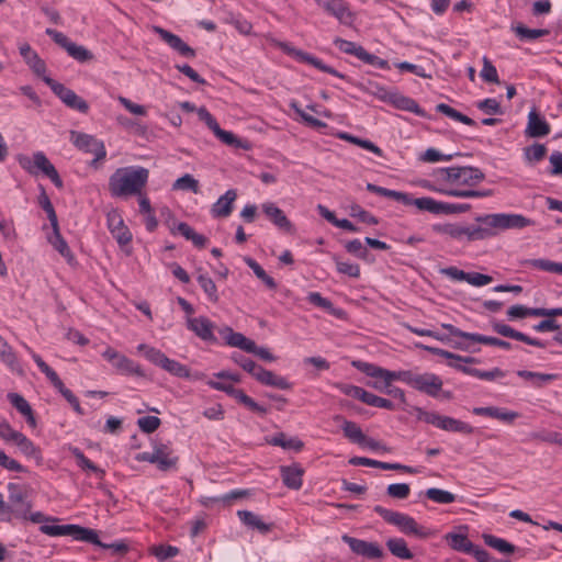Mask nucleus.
<instances>
[{
	"label": "nucleus",
	"instance_id": "obj_14",
	"mask_svg": "<svg viewBox=\"0 0 562 562\" xmlns=\"http://www.w3.org/2000/svg\"><path fill=\"white\" fill-rule=\"evenodd\" d=\"M206 383L211 389L225 392L227 395L234 397L239 404L244 405L249 411L259 414L260 416H265L268 413L266 407L259 405L243 390L236 389L232 384L217 382L214 380H209Z\"/></svg>",
	"mask_w": 562,
	"mask_h": 562
},
{
	"label": "nucleus",
	"instance_id": "obj_19",
	"mask_svg": "<svg viewBox=\"0 0 562 562\" xmlns=\"http://www.w3.org/2000/svg\"><path fill=\"white\" fill-rule=\"evenodd\" d=\"M316 4L335 16L341 24L350 26L355 21V14L350 11L348 4L344 0H315Z\"/></svg>",
	"mask_w": 562,
	"mask_h": 562
},
{
	"label": "nucleus",
	"instance_id": "obj_51",
	"mask_svg": "<svg viewBox=\"0 0 562 562\" xmlns=\"http://www.w3.org/2000/svg\"><path fill=\"white\" fill-rule=\"evenodd\" d=\"M196 281L199 285L202 288L203 292L207 296L209 301L212 303H217L220 300V295L217 292V286L211 277L206 273H200L196 277Z\"/></svg>",
	"mask_w": 562,
	"mask_h": 562
},
{
	"label": "nucleus",
	"instance_id": "obj_62",
	"mask_svg": "<svg viewBox=\"0 0 562 562\" xmlns=\"http://www.w3.org/2000/svg\"><path fill=\"white\" fill-rule=\"evenodd\" d=\"M528 265L532 268H536V269H539L542 271L561 274V268H562L561 262H554L549 259H531L528 261Z\"/></svg>",
	"mask_w": 562,
	"mask_h": 562
},
{
	"label": "nucleus",
	"instance_id": "obj_29",
	"mask_svg": "<svg viewBox=\"0 0 562 562\" xmlns=\"http://www.w3.org/2000/svg\"><path fill=\"white\" fill-rule=\"evenodd\" d=\"M551 128L549 123L543 116L533 108L528 113V122L526 127V135L529 137H543L550 133Z\"/></svg>",
	"mask_w": 562,
	"mask_h": 562
},
{
	"label": "nucleus",
	"instance_id": "obj_28",
	"mask_svg": "<svg viewBox=\"0 0 562 562\" xmlns=\"http://www.w3.org/2000/svg\"><path fill=\"white\" fill-rule=\"evenodd\" d=\"M305 471L299 463L282 465L280 475L283 484L290 490H300L303 485V475Z\"/></svg>",
	"mask_w": 562,
	"mask_h": 562
},
{
	"label": "nucleus",
	"instance_id": "obj_35",
	"mask_svg": "<svg viewBox=\"0 0 562 562\" xmlns=\"http://www.w3.org/2000/svg\"><path fill=\"white\" fill-rule=\"evenodd\" d=\"M20 54L23 56L26 64L31 67L35 75L41 77H47L46 65L43 59H41L35 50L31 48L29 44H24L20 47Z\"/></svg>",
	"mask_w": 562,
	"mask_h": 562
},
{
	"label": "nucleus",
	"instance_id": "obj_15",
	"mask_svg": "<svg viewBox=\"0 0 562 562\" xmlns=\"http://www.w3.org/2000/svg\"><path fill=\"white\" fill-rule=\"evenodd\" d=\"M102 357L109 361L121 374L136 375L142 378L145 376V372L138 363L117 352L113 348H106L103 351Z\"/></svg>",
	"mask_w": 562,
	"mask_h": 562
},
{
	"label": "nucleus",
	"instance_id": "obj_22",
	"mask_svg": "<svg viewBox=\"0 0 562 562\" xmlns=\"http://www.w3.org/2000/svg\"><path fill=\"white\" fill-rule=\"evenodd\" d=\"M106 222L111 235L120 246H125L131 243L132 234L130 229L125 226L124 221L119 213H108Z\"/></svg>",
	"mask_w": 562,
	"mask_h": 562
},
{
	"label": "nucleus",
	"instance_id": "obj_33",
	"mask_svg": "<svg viewBox=\"0 0 562 562\" xmlns=\"http://www.w3.org/2000/svg\"><path fill=\"white\" fill-rule=\"evenodd\" d=\"M222 335L226 344L232 347H237L246 352L254 351L256 348V342L254 340L247 338L241 333L234 331L231 327H226L222 331Z\"/></svg>",
	"mask_w": 562,
	"mask_h": 562
},
{
	"label": "nucleus",
	"instance_id": "obj_61",
	"mask_svg": "<svg viewBox=\"0 0 562 562\" xmlns=\"http://www.w3.org/2000/svg\"><path fill=\"white\" fill-rule=\"evenodd\" d=\"M454 156H460V153L456 154H442L436 148H428L420 156V160L425 162H437V161H450Z\"/></svg>",
	"mask_w": 562,
	"mask_h": 562
},
{
	"label": "nucleus",
	"instance_id": "obj_10",
	"mask_svg": "<svg viewBox=\"0 0 562 562\" xmlns=\"http://www.w3.org/2000/svg\"><path fill=\"white\" fill-rule=\"evenodd\" d=\"M8 502H5L7 520L12 517L26 519L31 509V503L27 499L26 490L19 484H8Z\"/></svg>",
	"mask_w": 562,
	"mask_h": 562
},
{
	"label": "nucleus",
	"instance_id": "obj_24",
	"mask_svg": "<svg viewBox=\"0 0 562 562\" xmlns=\"http://www.w3.org/2000/svg\"><path fill=\"white\" fill-rule=\"evenodd\" d=\"M154 32L173 50L178 52L181 56L187 58H194L195 50L184 43L180 36L160 27L154 26Z\"/></svg>",
	"mask_w": 562,
	"mask_h": 562
},
{
	"label": "nucleus",
	"instance_id": "obj_38",
	"mask_svg": "<svg viewBox=\"0 0 562 562\" xmlns=\"http://www.w3.org/2000/svg\"><path fill=\"white\" fill-rule=\"evenodd\" d=\"M52 228L53 234L48 237L49 244L54 247L56 251H58L67 260L69 265H72L76 261V259L67 241L60 235L59 225L57 224V226H52Z\"/></svg>",
	"mask_w": 562,
	"mask_h": 562
},
{
	"label": "nucleus",
	"instance_id": "obj_45",
	"mask_svg": "<svg viewBox=\"0 0 562 562\" xmlns=\"http://www.w3.org/2000/svg\"><path fill=\"white\" fill-rule=\"evenodd\" d=\"M474 226H462V239H467L469 241L473 240H483L490 238L495 235V233L491 232V227L486 224H481Z\"/></svg>",
	"mask_w": 562,
	"mask_h": 562
},
{
	"label": "nucleus",
	"instance_id": "obj_25",
	"mask_svg": "<svg viewBox=\"0 0 562 562\" xmlns=\"http://www.w3.org/2000/svg\"><path fill=\"white\" fill-rule=\"evenodd\" d=\"M417 347L422 348L424 350H427L432 355L449 359L450 360L448 363L449 367H451L456 370H459L461 372H463V369H471V367H467L463 363H477L479 362V360L476 358L463 357V356H460V355H457V353H453V352H450V351H447L445 349H440L437 347L424 346L422 344L417 345Z\"/></svg>",
	"mask_w": 562,
	"mask_h": 562
},
{
	"label": "nucleus",
	"instance_id": "obj_20",
	"mask_svg": "<svg viewBox=\"0 0 562 562\" xmlns=\"http://www.w3.org/2000/svg\"><path fill=\"white\" fill-rule=\"evenodd\" d=\"M342 541L349 546L352 552L368 559H381L383 557L382 548L375 542H369L348 535L341 537Z\"/></svg>",
	"mask_w": 562,
	"mask_h": 562
},
{
	"label": "nucleus",
	"instance_id": "obj_13",
	"mask_svg": "<svg viewBox=\"0 0 562 562\" xmlns=\"http://www.w3.org/2000/svg\"><path fill=\"white\" fill-rule=\"evenodd\" d=\"M43 81L52 89V91L60 99V101L66 106L83 114L88 113V102L81 97H79L74 90L65 87L63 83L57 82L50 77H43Z\"/></svg>",
	"mask_w": 562,
	"mask_h": 562
},
{
	"label": "nucleus",
	"instance_id": "obj_54",
	"mask_svg": "<svg viewBox=\"0 0 562 562\" xmlns=\"http://www.w3.org/2000/svg\"><path fill=\"white\" fill-rule=\"evenodd\" d=\"M260 383L263 385L274 386L280 390H290L292 384L283 376L274 374L272 371L262 372Z\"/></svg>",
	"mask_w": 562,
	"mask_h": 562
},
{
	"label": "nucleus",
	"instance_id": "obj_36",
	"mask_svg": "<svg viewBox=\"0 0 562 562\" xmlns=\"http://www.w3.org/2000/svg\"><path fill=\"white\" fill-rule=\"evenodd\" d=\"M336 422H341V429L344 431V436L348 438L351 442L357 443L359 446H363L367 436L363 434L362 429L355 422H350L345 419L340 415H336L334 417Z\"/></svg>",
	"mask_w": 562,
	"mask_h": 562
},
{
	"label": "nucleus",
	"instance_id": "obj_56",
	"mask_svg": "<svg viewBox=\"0 0 562 562\" xmlns=\"http://www.w3.org/2000/svg\"><path fill=\"white\" fill-rule=\"evenodd\" d=\"M173 190H182V191H191L193 193L200 192V184L196 179H194L191 175L186 173L184 176L178 178L173 184Z\"/></svg>",
	"mask_w": 562,
	"mask_h": 562
},
{
	"label": "nucleus",
	"instance_id": "obj_3",
	"mask_svg": "<svg viewBox=\"0 0 562 562\" xmlns=\"http://www.w3.org/2000/svg\"><path fill=\"white\" fill-rule=\"evenodd\" d=\"M148 177L149 171L144 167L117 168L109 179L110 193L114 198L140 195Z\"/></svg>",
	"mask_w": 562,
	"mask_h": 562
},
{
	"label": "nucleus",
	"instance_id": "obj_18",
	"mask_svg": "<svg viewBox=\"0 0 562 562\" xmlns=\"http://www.w3.org/2000/svg\"><path fill=\"white\" fill-rule=\"evenodd\" d=\"M199 119L204 122L214 135L224 144L236 148H243L240 139L232 132L222 130L215 117L204 106L198 109Z\"/></svg>",
	"mask_w": 562,
	"mask_h": 562
},
{
	"label": "nucleus",
	"instance_id": "obj_1",
	"mask_svg": "<svg viewBox=\"0 0 562 562\" xmlns=\"http://www.w3.org/2000/svg\"><path fill=\"white\" fill-rule=\"evenodd\" d=\"M434 177L438 182L446 183L450 187H436L429 181L424 183V188L454 198H485L492 194L491 190H473V189H459L452 186L474 187L485 179L484 172L471 166L463 167H447L438 168L434 171Z\"/></svg>",
	"mask_w": 562,
	"mask_h": 562
},
{
	"label": "nucleus",
	"instance_id": "obj_37",
	"mask_svg": "<svg viewBox=\"0 0 562 562\" xmlns=\"http://www.w3.org/2000/svg\"><path fill=\"white\" fill-rule=\"evenodd\" d=\"M387 99L398 110L407 111L418 116H425V111L409 97L400 93H390Z\"/></svg>",
	"mask_w": 562,
	"mask_h": 562
},
{
	"label": "nucleus",
	"instance_id": "obj_57",
	"mask_svg": "<svg viewBox=\"0 0 562 562\" xmlns=\"http://www.w3.org/2000/svg\"><path fill=\"white\" fill-rule=\"evenodd\" d=\"M463 373L468 374V375L475 376L481 380H486V381H493L495 379L505 376V372L499 368H494L490 371H483V370L475 369V368L463 369Z\"/></svg>",
	"mask_w": 562,
	"mask_h": 562
},
{
	"label": "nucleus",
	"instance_id": "obj_16",
	"mask_svg": "<svg viewBox=\"0 0 562 562\" xmlns=\"http://www.w3.org/2000/svg\"><path fill=\"white\" fill-rule=\"evenodd\" d=\"M46 34L57 45L63 47L74 59L80 63H85L93 58V55L90 50H88L85 46L77 45L76 43L71 42L64 33L53 29H47Z\"/></svg>",
	"mask_w": 562,
	"mask_h": 562
},
{
	"label": "nucleus",
	"instance_id": "obj_8",
	"mask_svg": "<svg viewBox=\"0 0 562 562\" xmlns=\"http://www.w3.org/2000/svg\"><path fill=\"white\" fill-rule=\"evenodd\" d=\"M40 530L53 537L70 536L77 541L92 543L100 548L103 546L95 530L79 525H42Z\"/></svg>",
	"mask_w": 562,
	"mask_h": 562
},
{
	"label": "nucleus",
	"instance_id": "obj_60",
	"mask_svg": "<svg viewBox=\"0 0 562 562\" xmlns=\"http://www.w3.org/2000/svg\"><path fill=\"white\" fill-rule=\"evenodd\" d=\"M362 403L369 406L384 408L389 411H393L395 408L392 401L384 397H380L368 391H366L364 398H362Z\"/></svg>",
	"mask_w": 562,
	"mask_h": 562
},
{
	"label": "nucleus",
	"instance_id": "obj_58",
	"mask_svg": "<svg viewBox=\"0 0 562 562\" xmlns=\"http://www.w3.org/2000/svg\"><path fill=\"white\" fill-rule=\"evenodd\" d=\"M484 542L490 546L491 548L502 552V553H514L515 552V546L507 542L506 540L502 538H497L493 535H484Z\"/></svg>",
	"mask_w": 562,
	"mask_h": 562
},
{
	"label": "nucleus",
	"instance_id": "obj_49",
	"mask_svg": "<svg viewBox=\"0 0 562 562\" xmlns=\"http://www.w3.org/2000/svg\"><path fill=\"white\" fill-rule=\"evenodd\" d=\"M69 450L76 458L78 467H80L82 470L94 472L100 479L104 477L105 471L90 461L79 448L70 447Z\"/></svg>",
	"mask_w": 562,
	"mask_h": 562
},
{
	"label": "nucleus",
	"instance_id": "obj_41",
	"mask_svg": "<svg viewBox=\"0 0 562 562\" xmlns=\"http://www.w3.org/2000/svg\"><path fill=\"white\" fill-rule=\"evenodd\" d=\"M14 445L25 457L34 459L37 464L43 462L41 448L36 446L31 439H29L24 434L20 435Z\"/></svg>",
	"mask_w": 562,
	"mask_h": 562
},
{
	"label": "nucleus",
	"instance_id": "obj_34",
	"mask_svg": "<svg viewBox=\"0 0 562 562\" xmlns=\"http://www.w3.org/2000/svg\"><path fill=\"white\" fill-rule=\"evenodd\" d=\"M170 231L172 234L178 233L186 239L191 240L192 244L198 248H204L207 243V238L204 235L196 233L189 224L184 222L173 223V225L170 226Z\"/></svg>",
	"mask_w": 562,
	"mask_h": 562
},
{
	"label": "nucleus",
	"instance_id": "obj_42",
	"mask_svg": "<svg viewBox=\"0 0 562 562\" xmlns=\"http://www.w3.org/2000/svg\"><path fill=\"white\" fill-rule=\"evenodd\" d=\"M507 316L509 319L525 318L528 316L533 317H547L546 307H528L525 305H513L507 310Z\"/></svg>",
	"mask_w": 562,
	"mask_h": 562
},
{
	"label": "nucleus",
	"instance_id": "obj_55",
	"mask_svg": "<svg viewBox=\"0 0 562 562\" xmlns=\"http://www.w3.org/2000/svg\"><path fill=\"white\" fill-rule=\"evenodd\" d=\"M428 499L438 504H451L456 501V495L449 491L430 487L425 492Z\"/></svg>",
	"mask_w": 562,
	"mask_h": 562
},
{
	"label": "nucleus",
	"instance_id": "obj_52",
	"mask_svg": "<svg viewBox=\"0 0 562 562\" xmlns=\"http://www.w3.org/2000/svg\"><path fill=\"white\" fill-rule=\"evenodd\" d=\"M368 385L379 392L385 393L394 398L400 400L402 403H405L406 401L404 391L400 387L393 386L392 383L387 384L386 386L385 381L376 379L374 382H369Z\"/></svg>",
	"mask_w": 562,
	"mask_h": 562
},
{
	"label": "nucleus",
	"instance_id": "obj_6",
	"mask_svg": "<svg viewBox=\"0 0 562 562\" xmlns=\"http://www.w3.org/2000/svg\"><path fill=\"white\" fill-rule=\"evenodd\" d=\"M475 221L481 224H486L491 227V232L495 234L497 229H522L535 225L533 220L515 213L485 214L477 216Z\"/></svg>",
	"mask_w": 562,
	"mask_h": 562
},
{
	"label": "nucleus",
	"instance_id": "obj_46",
	"mask_svg": "<svg viewBox=\"0 0 562 562\" xmlns=\"http://www.w3.org/2000/svg\"><path fill=\"white\" fill-rule=\"evenodd\" d=\"M512 31L521 41H533L550 33L548 29H529L521 23L513 24Z\"/></svg>",
	"mask_w": 562,
	"mask_h": 562
},
{
	"label": "nucleus",
	"instance_id": "obj_27",
	"mask_svg": "<svg viewBox=\"0 0 562 562\" xmlns=\"http://www.w3.org/2000/svg\"><path fill=\"white\" fill-rule=\"evenodd\" d=\"M187 327L204 341H215L214 324L205 316L188 317Z\"/></svg>",
	"mask_w": 562,
	"mask_h": 562
},
{
	"label": "nucleus",
	"instance_id": "obj_7",
	"mask_svg": "<svg viewBox=\"0 0 562 562\" xmlns=\"http://www.w3.org/2000/svg\"><path fill=\"white\" fill-rule=\"evenodd\" d=\"M415 411L419 420L430 424L439 429L464 435H472L474 432L473 426L460 419L443 416L436 412H428L420 407H416Z\"/></svg>",
	"mask_w": 562,
	"mask_h": 562
},
{
	"label": "nucleus",
	"instance_id": "obj_30",
	"mask_svg": "<svg viewBox=\"0 0 562 562\" xmlns=\"http://www.w3.org/2000/svg\"><path fill=\"white\" fill-rule=\"evenodd\" d=\"M237 199V192L234 189L227 190L212 205L211 214L215 218L228 217L233 212L234 202Z\"/></svg>",
	"mask_w": 562,
	"mask_h": 562
},
{
	"label": "nucleus",
	"instance_id": "obj_21",
	"mask_svg": "<svg viewBox=\"0 0 562 562\" xmlns=\"http://www.w3.org/2000/svg\"><path fill=\"white\" fill-rule=\"evenodd\" d=\"M261 210L266 217L281 232L294 234L295 227L286 217L285 213L273 202L261 204Z\"/></svg>",
	"mask_w": 562,
	"mask_h": 562
},
{
	"label": "nucleus",
	"instance_id": "obj_44",
	"mask_svg": "<svg viewBox=\"0 0 562 562\" xmlns=\"http://www.w3.org/2000/svg\"><path fill=\"white\" fill-rule=\"evenodd\" d=\"M517 375L526 381H530L533 387H543L546 383L558 379V374L541 373L528 370H518Z\"/></svg>",
	"mask_w": 562,
	"mask_h": 562
},
{
	"label": "nucleus",
	"instance_id": "obj_64",
	"mask_svg": "<svg viewBox=\"0 0 562 562\" xmlns=\"http://www.w3.org/2000/svg\"><path fill=\"white\" fill-rule=\"evenodd\" d=\"M481 78L490 83H499V77L497 74V69L495 66L491 63V60L484 56L483 57V68L480 72Z\"/></svg>",
	"mask_w": 562,
	"mask_h": 562
},
{
	"label": "nucleus",
	"instance_id": "obj_40",
	"mask_svg": "<svg viewBox=\"0 0 562 562\" xmlns=\"http://www.w3.org/2000/svg\"><path fill=\"white\" fill-rule=\"evenodd\" d=\"M8 400L10 401L12 406L20 414H22L25 417L26 423L32 428H34L36 426V419H35V416L33 414V409H32L31 405L29 404V402L22 395H20L18 393H9L8 394Z\"/></svg>",
	"mask_w": 562,
	"mask_h": 562
},
{
	"label": "nucleus",
	"instance_id": "obj_17",
	"mask_svg": "<svg viewBox=\"0 0 562 562\" xmlns=\"http://www.w3.org/2000/svg\"><path fill=\"white\" fill-rule=\"evenodd\" d=\"M442 380L439 375L430 372L417 374L413 373L408 385L413 389L423 392L431 397H437L442 389Z\"/></svg>",
	"mask_w": 562,
	"mask_h": 562
},
{
	"label": "nucleus",
	"instance_id": "obj_59",
	"mask_svg": "<svg viewBox=\"0 0 562 562\" xmlns=\"http://www.w3.org/2000/svg\"><path fill=\"white\" fill-rule=\"evenodd\" d=\"M334 45L341 52L348 55L356 56L358 59L360 58L361 54L360 50H363L364 48L351 41L344 40L341 37H336L334 40Z\"/></svg>",
	"mask_w": 562,
	"mask_h": 562
},
{
	"label": "nucleus",
	"instance_id": "obj_48",
	"mask_svg": "<svg viewBox=\"0 0 562 562\" xmlns=\"http://www.w3.org/2000/svg\"><path fill=\"white\" fill-rule=\"evenodd\" d=\"M449 546L460 552L470 553L474 544L468 539L467 535L450 532L446 535Z\"/></svg>",
	"mask_w": 562,
	"mask_h": 562
},
{
	"label": "nucleus",
	"instance_id": "obj_43",
	"mask_svg": "<svg viewBox=\"0 0 562 562\" xmlns=\"http://www.w3.org/2000/svg\"><path fill=\"white\" fill-rule=\"evenodd\" d=\"M272 446L281 447L285 450L301 451L304 442L297 437H288L284 432H278L269 439Z\"/></svg>",
	"mask_w": 562,
	"mask_h": 562
},
{
	"label": "nucleus",
	"instance_id": "obj_50",
	"mask_svg": "<svg viewBox=\"0 0 562 562\" xmlns=\"http://www.w3.org/2000/svg\"><path fill=\"white\" fill-rule=\"evenodd\" d=\"M244 261L252 270L255 276L266 284L268 289L274 290L277 288V282L274 279L270 277L255 259L251 257H245Z\"/></svg>",
	"mask_w": 562,
	"mask_h": 562
},
{
	"label": "nucleus",
	"instance_id": "obj_9",
	"mask_svg": "<svg viewBox=\"0 0 562 562\" xmlns=\"http://www.w3.org/2000/svg\"><path fill=\"white\" fill-rule=\"evenodd\" d=\"M20 166L31 175L42 171L57 188H63L64 183L54 165L48 160L43 151H36L33 157L20 156L18 158Z\"/></svg>",
	"mask_w": 562,
	"mask_h": 562
},
{
	"label": "nucleus",
	"instance_id": "obj_47",
	"mask_svg": "<svg viewBox=\"0 0 562 562\" xmlns=\"http://www.w3.org/2000/svg\"><path fill=\"white\" fill-rule=\"evenodd\" d=\"M386 547L390 552L398 559L412 560L414 558V554L408 549L406 541L402 538L389 539L386 541Z\"/></svg>",
	"mask_w": 562,
	"mask_h": 562
},
{
	"label": "nucleus",
	"instance_id": "obj_2",
	"mask_svg": "<svg viewBox=\"0 0 562 562\" xmlns=\"http://www.w3.org/2000/svg\"><path fill=\"white\" fill-rule=\"evenodd\" d=\"M367 190L378 195L393 199L404 205H415L420 211H427L431 214H459L465 213L471 209L468 203H447L436 201L429 196L414 199L411 194L391 190L373 183H367Z\"/></svg>",
	"mask_w": 562,
	"mask_h": 562
},
{
	"label": "nucleus",
	"instance_id": "obj_12",
	"mask_svg": "<svg viewBox=\"0 0 562 562\" xmlns=\"http://www.w3.org/2000/svg\"><path fill=\"white\" fill-rule=\"evenodd\" d=\"M70 140L79 150L94 155V158L90 162V166L94 168H98V162L103 160L106 156L104 143L92 135L71 131Z\"/></svg>",
	"mask_w": 562,
	"mask_h": 562
},
{
	"label": "nucleus",
	"instance_id": "obj_11",
	"mask_svg": "<svg viewBox=\"0 0 562 562\" xmlns=\"http://www.w3.org/2000/svg\"><path fill=\"white\" fill-rule=\"evenodd\" d=\"M352 367L368 376L385 381L386 385L391 384L393 381H401L408 385V381L411 380L412 375V371L409 370L390 371L376 364L361 360L352 361Z\"/></svg>",
	"mask_w": 562,
	"mask_h": 562
},
{
	"label": "nucleus",
	"instance_id": "obj_32",
	"mask_svg": "<svg viewBox=\"0 0 562 562\" xmlns=\"http://www.w3.org/2000/svg\"><path fill=\"white\" fill-rule=\"evenodd\" d=\"M157 456L158 470L168 472L177 468L179 458L169 446L164 443L157 445Z\"/></svg>",
	"mask_w": 562,
	"mask_h": 562
},
{
	"label": "nucleus",
	"instance_id": "obj_23",
	"mask_svg": "<svg viewBox=\"0 0 562 562\" xmlns=\"http://www.w3.org/2000/svg\"><path fill=\"white\" fill-rule=\"evenodd\" d=\"M283 49L284 52L293 55L296 60L301 61V63H305V64H308V65H312L314 66L315 68H317L318 70L323 71V72H327V74H330L335 77H338V78H341V79H345L346 76L342 75L341 72H339L338 70H336L335 68L326 65L325 63H323L322 59L306 53V52H303V50H300V49H295V48H289L288 45H283Z\"/></svg>",
	"mask_w": 562,
	"mask_h": 562
},
{
	"label": "nucleus",
	"instance_id": "obj_39",
	"mask_svg": "<svg viewBox=\"0 0 562 562\" xmlns=\"http://www.w3.org/2000/svg\"><path fill=\"white\" fill-rule=\"evenodd\" d=\"M237 516L246 527L256 529L262 535H267L272 529V524L265 522L260 516L252 512L238 510Z\"/></svg>",
	"mask_w": 562,
	"mask_h": 562
},
{
	"label": "nucleus",
	"instance_id": "obj_5",
	"mask_svg": "<svg viewBox=\"0 0 562 562\" xmlns=\"http://www.w3.org/2000/svg\"><path fill=\"white\" fill-rule=\"evenodd\" d=\"M373 510L387 524L396 526L403 533L414 536L418 539H427L435 536V531L417 524V521L403 513L387 509L381 505L374 506Z\"/></svg>",
	"mask_w": 562,
	"mask_h": 562
},
{
	"label": "nucleus",
	"instance_id": "obj_63",
	"mask_svg": "<svg viewBox=\"0 0 562 562\" xmlns=\"http://www.w3.org/2000/svg\"><path fill=\"white\" fill-rule=\"evenodd\" d=\"M38 204L41 205V207L47 214V218H48L50 225L52 226H57L58 218H57L55 209H54V206H53L48 195L46 194V192H45V190L43 188H42V193L38 196Z\"/></svg>",
	"mask_w": 562,
	"mask_h": 562
},
{
	"label": "nucleus",
	"instance_id": "obj_4",
	"mask_svg": "<svg viewBox=\"0 0 562 562\" xmlns=\"http://www.w3.org/2000/svg\"><path fill=\"white\" fill-rule=\"evenodd\" d=\"M137 349L138 351L144 352L145 358L153 364L160 367L177 378L188 380H202L205 376V374L202 372L191 373L187 366L180 363L177 360L168 358L161 350L157 348L140 344L138 345Z\"/></svg>",
	"mask_w": 562,
	"mask_h": 562
},
{
	"label": "nucleus",
	"instance_id": "obj_53",
	"mask_svg": "<svg viewBox=\"0 0 562 562\" xmlns=\"http://www.w3.org/2000/svg\"><path fill=\"white\" fill-rule=\"evenodd\" d=\"M260 383L263 385L274 386L280 390H290L292 384L283 376L274 374L272 371L262 372Z\"/></svg>",
	"mask_w": 562,
	"mask_h": 562
},
{
	"label": "nucleus",
	"instance_id": "obj_26",
	"mask_svg": "<svg viewBox=\"0 0 562 562\" xmlns=\"http://www.w3.org/2000/svg\"><path fill=\"white\" fill-rule=\"evenodd\" d=\"M492 328L495 333H497L501 336L516 339L518 341H522L527 345L538 347V348L546 347V342H543L542 340L537 339V338H531L528 335H526L521 331H518V330L514 329L513 327H510L509 325H506L504 323L493 322Z\"/></svg>",
	"mask_w": 562,
	"mask_h": 562
},
{
	"label": "nucleus",
	"instance_id": "obj_31",
	"mask_svg": "<svg viewBox=\"0 0 562 562\" xmlns=\"http://www.w3.org/2000/svg\"><path fill=\"white\" fill-rule=\"evenodd\" d=\"M472 413L477 416L496 418L507 424H512L519 416L517 412L507 411L496 406L474 407Z\"/></svg>",
	"mask_w": 562,
	"mask_h": 562
}]
</instances>
